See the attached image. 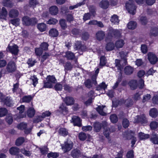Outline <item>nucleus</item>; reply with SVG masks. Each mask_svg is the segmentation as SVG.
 <instances>
[{
	"label": "nucleus",
	"mask_w": 158,
	"mask_h": 158,
	"mask_svg": "<svg viewBox=\"0 0 158 158\" xmlns=\"http://www.w3.org/2000/svg\"><path fill=\"white\" fill-rule=\"evenodd\" d=\"M111 21L114 24L118 23L119 22L118 17L116 15H114L110 19Z\"/></svg>",
	"instance_id": "c03bdc74"
},
{
	"label": "nucleus",
	"mask_w": 158,
	"mask_h": 158,
	"mask_svg": "<svg viewBox=\"0 0 158 158\" xmlns=\"http://www.w3.org/2000/svg\"><path fill=\"white\" fill-rule=\"evenodd\" d=\"M135 122L145 124L147 123V120L144 115L137 116L135 118Z\"/></svg>",
	"instance_id": "9d476101"
},
{
	"label": "nucleus",
	"mask_w": 158,
	"mask_h": 158,
	"mask_svg": "<svg viewBox=\"0 0 158 158\" xmlns=\"http://www.w3.org/2000/svg\"><path fill=\"white\" fill-rule=\"evenodd\" d=\"M49 34L50 36L51 37H56L58 36L59 32L56 29L52 28L49 31Z\"/></svg>",
	"instance_id": "5701e85b"
},
{
	"label": "nucleus",
	"mask_w": 158,
	"mask_h": 158,
	"mask_svg": "<svg viewBox=\"0 0 158 158\" xmlns=\"http://www.w3.org/2000/svg\"><path fill=\"white\" fill-rule=\"evenodd\" d=\"M114 47V45L113 43L110 42L107 44L106 47V50L110 51L113 50Z\"/></svg>",
	"instance_id": "4c0bfd02"
},
{
	"label": "nucleus",
	"mask_w": 158,
	"mask_h": 158,
	"mask_svg": "<svg viewBox=\"0 0 158 158\" xmlns=\"http://www.w3.org/2000/svg\"><path fill=\"white\" fill-rule=\"evenodd\" d=\"M119 54L122 59L121 60L116 59L115 64L116 67H117L118 69L120 71V72L121 76V72L123 69V67L127 64V59L126 58L127 53L123 51H121L119 52Z\"/></svg>",
	"instance_id": "f257e3e1"
},
{
	"label": "nucleus",
	"mask_w": 158,
	"mask_h": 158,
	"mask_svg": "<svg viewBox=\"0 0 158 158\" xmlns=\"http://www.w3.org/2000/svg\"><path fill=\"white\" fill-rule=\"evenodd\" d=\"M20 152L26 156H31V153L30 151L26 150L24 148L20 150Z\"/></svg>",
	"instance_id": "0e129e2a"
},
{
	"label": "nucleus",
	"mask_w": 158,
	"mask_h": 158,
	"mask_svg": "<svg viewBox=\"0 0 158 158\" xmlns=\"http://www.w3.org/2000/svg\"><path fill=\"white\" fill-rule=\"evenodd\" d=\"M48 45H49L47 43L43 42L40 45V47L43 49V50L46 51L48 49Z\"/></svg>",
	"instance_id": "052dcab7"
},
{
	"label": "nucleus",
	"mask_w": 158,
	"mask_h": 158,
	"mask_svg": "<svg viewBox=\"0 0 158 158\" xmlns=\"http://www.w3.org/2000/svg\"><path fill=\"white\" fill-rule=\"evenodd\" d=\"M75 45V47L74 48L76 50H81L83 51L86 48V47L82 44L81 41H76Z\"/></svg>",
	"instance_id": "6ab92c4d"
},
{
	"label": "nucleus",
	"mask_w": 158,
	"mask_h": 158,
	"mask_svg": "<svg viewBox=\"0 0 158 158\" xmlns=\"http://www.w3.org/2000/svg\"><path fill=\"white\" fill-rule=\"evenodd\" d=\"M102 128V124L101 123L97 122L94 124V129L96 132H99Z\"/></svg>",
	"instance_id": "7c9ffc66"
},
{
	"label": "nucleus",
	"mask_w": 158,
	"mask_h": 158,
	"mask_svg": "<svg viewBox=\"0 0 158 158\" xmlns=\"http://www.w3.org/2000/svg\"><path fill=\"white\" fill-rule=\"evenodd\" d=\"M22 21L24 25L26 26H33L37 23L38 20L34 17L30 18L27 16H24L22 18Z\"/></svg>",
	"instance_id": "f03ea898"
},
{
	"label": "nucleus",
	"mask_w": 158,
	"mask_h": 158,
	"mask_svg": "<svg viewBox=\"0 0 158 158\" xmlns=\"http://www.w3.org/2000/svg\"><path fill=\"white\" fill-rule=\"evenodd\" d=\"M19 149L16 147H12L9 149L10 153L13 155H16L19 153Z\"/></svg>",
	"instance_id": "a211bd4d"
},
{
	"label": "nucleus",
	"mask_w": 158,
	"mask_h": 158,
	"mask_svg": "<svg viewBox=\"0 0 158 158\" xmlns=\"http://www.w3.org/2000/svg\"><path fill=\"white\" fill-rule=\"evenodd\" d=\"M58 153L56 152H50L48 153L47 155V156L48 158L52 157L53 158H56L58 157Z\"/></svg>",
	"instance_id": "bf43d9fd"
},
{
	"label": "nucleus",
	"mask_w": 158,
	"mask_h": 158,
	"mask_svg": "<svg viewBox=\"0 0 158 158\" xmlns=\"http://www.w3.org/2000/svg\"><path fill=\"white\" fill-rule=\"evenodd\" d=\"M7 15V12L6 9L4 7H2L1 12L0 13V19H6V18Z\"/></svg>",
	"instance_id": "aec40b11"
},
{
	"label": "nucleus",
	"mask_w": 158,
	"mask_h": 158,
	"mask_svg": "<svg viewBox=\"0 0 158 158\" xmlns=\"http://www.w3.org/2000/svg\"><path fill=\"white\" fill-rule=\"evenodd\" d=\"M149 114L152 117L156 118L158 114L157 110L155 108L152 109L150 111Z\"/></svg>",
	"instance_id": "a878e982"
},
{
	"label": "nucleus",
	"mask_w": 158,
	"mask_h": 158,
	"mask_svg": "<svg viewBox=\"0 0 158 158\" xmlns=\"http://www.w3.org/2000/svg\"><path fill=\"white\" fill-rule=\"evenodd\" d=\"M32 98L31 96H26L23 97L22 100L23 102L28 103L32 100Z\"/></svg>",
	"instance_id": "de8ad7c7"
},
{
	"label": "nucleus",
	"mask_w": 158,
	"mask_h": 158,
	"mask_svg": "<svg viewBox=\"0 0 158 158\" xmlns=\"http://www.w3.org/2000/svg\"><path fill=\"white\" fill-rule=\"evenodd\" d=\"M36 62V61L35 60H33L32 58H30L27 61V63L29 67H32L33 66Z\"/></svg>",
	"instance_id": "338daca9"
},
{
	"label": "nucleus",
	"mask_w": 158,
	"mask_h": 158,
	"mask_svg": "<svg viewBox=\"0 0 158 158\" xmlns=\"http://www.w3.org/2000/svg\"><path fill=\"white\" fill-rule=\"evenodd\" d=\"M59 133L63 136H65L67 135L68 134V131L65 128H61L59 129Z\"/></svg>",
	"instance_id": "a19ab883"
},
{
	"label": "nucleus",
	"mask_w": 158,
	"mask_h": 158,
	"mask_svg": "<svg viewBox=\"0 0 158 158\" xmlns=\"http://www.w3.org/2000/svg\"><path fill=\"white\" fill-rule=\"evenodd\" d=\"M106 106L105 105L98 106L96 110L100 115L106 116V113L103 111V109Z\"/></svg>",
	"instance_id": "dca6fc26"
},
{
	"label": "nucleus",
	"mask_w": 158,
	"mask_h": 158,
	"mask_svg": "<svg viewBox=\"0 0 158 158\" xmlns=\"http://www.w3.org/2000/svg\"><path fill=\"white\" fill-rule=\"evenodd\" d=\"M7 109L5 108H0V117H2L5 116L7 113Z\"/></svg>",
	"instance_id": "3c124183"
},
{
	"label": "nucleus",
	"mask_w": 158,
	"mask_h": 158,
	"mask_svg": "<svg viewBox=\"0 0 158 158\" xmlns=\"http://www.w3.org/2000/svg\"><path fill=\"white\" fill-rule=\"evenodd\" d=\"M43 50L40 47L35 48V52L36 55L38 56H40L42 54Z\"/></svg>",
	"instance_id": "4d7b16f0"
},
{
	"label": "nucleus",
	"mask_w": 158,
	"mask_h": 158,
	"mask_svg": "<svg viewBox=\"0 0 158 158\" xmlns=\"http://www.w3.org/2000/svg\"><path fill=\"white\" fill-rule=\"evenodd\" d=\"M65 70H71L73 68V65L69 62H67L64 65Z\"/></svg>",
	"instance_id": "58836bf2"
},
{
	"label": "nucleus",
	"mask_w": 158,
	"mask_h": 158,
	"mask_svg": "<svg viewBox=\"0 0 158 158\" xmlns=\"http://www.w3.org/2000/svg\"><path fill=\"white\" fill-rule=\"evenodd\" d=\"M134 132L132 131L125 132L123 134V137L126 139L129 140L132 139L134 136Z\"/></svg>",
	"instance_id": "4468645a"
},
{
	"label": "nucleus",
	"mask_w": 158,
	"mask_h": 158,
	"mask_svg": "<svg viewBox=\"0 0 158 158\" xmlns=\"http://www.w3.org/2000/svg\"><path fill=\"white\" fill-rule=\"evenodd\" d=\"M106 88L107 85H106L105 83L103 82L101 84L99 85L96 88V90H99L102 89H103L105 90Z\"/></svg>",
	"instance_id": "5fc2aeb1"
},
{
	"label": "nucleus",
	"mask_w": 158,
	"mask_h": 158,
	"mask_svg": "<svg viewBox=\"0 0 158 158\" xmlns=\"http://www.w3.org/2000/svg\"><path fill=\"white\" fill-rule=\"evenodd\" d=\"M158 126V123L156 122L153 121L150 124V127L152 129H156Z\"/></svg>",
	"instance_id": "69168bd1"
},
{
	"label": "nucleus",
	"mask_w": 158,
	"mask_h": 158,
	"mask_svg": "<svg viewBox=\"0 0 158 158\" xmlns=\"http://www.w3.org/2000/svg\"><path fill=\"white\" fill-rule=\"evenodd\" d=\"M78 137L80 140L84 141L86 139L87 136L85 133L81 132L79 134Z\"/></svg>",
	"instance_id": "6e6d98bb"
},
{
	"label": "nucleus",
	"mask_w": 158,
	"mask_h": 158,
	"mask_svg": "<svg viewBox=\"0 0 158 158\" xmlns=\"http://www.w3.org/2000/svg\"><path fill=\"white\" fill-rule=\"evenodd\" d=\"M6 50L7 51L8 50L10 52L15 55H17L19 52L18 47L15 44L13 46H10L9 45Z\"/></svg>",
	"instance_id": "1a4fd4ad"
},
{
	"label": "nucleus",
	"mask_w": 158,
	"mask_h": 158,
	"mask_svg": "<svg viewBox=\"0 0 158 158\" xmlns=\"http://www.w3.org/2000/svg\"><path fill=\"white\" fill-rule=\"evenodd\" d=\"M109 33L112 37L119 38L121 36L122 30L114 29L110 28L109 30Z\"/></svg>",
	"instance_id": "39448f33"
},
{
	"label": "nucleus",
	"mask_w": 158,
	"mask_h": 158,
	"mask_svg": "<svg viewBox=\"0 0 158 158\" xmlns=\"http://www.w3.org/2000/svg\"><path fill=\"white\" fill-rule=\"evenodd\" d=\"M5 104L7 106H10L11 105V100L10 98L6 97L4 99Z\"/></svg>",
	"instance_id": "864d4df0"
},
{
	"label": "nucleus",
	"mask_w": 158,
	"mask_h": 158,
	"mask_svg": "<svg viewBox=\"0 0 158 158\" xmlns=\"http://www.w3.org/2000/svg\"><path fill=\"white\" fill-rule=\"evenodd\" d=\"M71 122L73 123L74 126L79 127H82L81 120L80 117L77 116H73L72 118Z\"/></svg>",
	"instance_id": "6e6552de"
},
{
	"label": "nucleus",
	"mask_w": 158,
	"mask_h": 158,
	"mask_svg": "<svg viewBox=\"0 0 158 158\" xmlns=\"http://www.w3.org/2000/svg\"><path fill=\"white\" fill-rule=\"evenodd\" d=\"M84 83L85 86L89 89L92 87L93 84H94V83H93L92 80V81H91V80L89 79L86 80Z\"/></svg>",
	"instance_id": "473e14b6"
},
{
	"label": "nucleus",
	"mask_w": 158,
	"mask_h": 158,
	"mask_svg": "<svg viewBox=\"0 0 158 158\" xmlns=\"http://www.w3.org/2000/svg\"><path fill=\"white\" fill-rule=\"evenodd\" d=\"M133 104V102L132 99L127 98L125 100L124 104L127 107L131 106Z\"/></svg>",
	"instance_id": "f704fd0d"
},
{
	"label": "nucleus",
	"mask_w": 158,
	"mask_h": 158,
	"mask_svg": "<svg viewBox=\"0 0 158 158\" xmlns=\"http://www.w3.org/2000/svg\"><path fill=\"white\" fill-rule=\"evenodd\" d=\"M65 57L68 60H72L74 58L75 56L73 53L68 51L66 53Z\"/></svg>",
	"instance_id": "c756f323"
},
{
	"label": "nucleus",
	"mask_w": 158,
	"mask_h": 158,
	"mask_svg": "<svg viewBox=\"0 0 158 158\" xmlns=\"http://www.w3.org/2000/svg\"><path fill=\"white\" fill-rule=\"evenodd\" d=\"M139 137L140 139H143L149 138L150 137L149 135L145 134L143 133L140 132L139 134Z\"/></svg>",
	"instance_id": "79ce46f5"
},
{
	"label": "nucleus",
	"mask_w": 158,
	"mask_h": 158,
	"mask_svg": "<svg viewBox=\"0 0 158 158\" xmlns=\"http://www.w3.org/2000/svg\"><path fill=\"white\" fill-rule=\"evenodd\" d=\"M49 12L52 15H56L58 12V7L56 6H52L49 8Z\"/></svg>",
	"instance_id": "412c9836"
},
{
	"label": "nucleus",
	"mask_w": 158,
	"mask_h": 158,
	"mask_svg": "<svg viewBox=\"0 0 158 158\" xmlns=\"http://www.w3.org/2000/svg\"><path fill=\"white\" fill-rule=\"evenodd\" d=\"M66 21L65 19H61L59 21V23L63 30H65L67 27V25L66 23Z\"/></svg>",
	"instance_id": "2f4dec72"
},
{
	"label": "nucleus",
	"mask_w": 158,
	"mask_h": 158,
	"mask_svg": "<svg viewBox=\"0 0 158 158\" xmlns=\"http://www.w3.org/2000/svg\"><path fill=\"white\" fill-rule=\"evenodd\" d=\"M134 152L133 150H131L128 151L126 155L127 158H133L134 156Z\"/></svg>",
	"instance_id": "774afa93"
},
{
	"label": "nucleus",
	"mask_w": 158,
	"mask_h": 158,
	"mask_svg": "<svg viewBox=\"0 0 158 158\" xmlns=\"http://www.w3.org/2000/svg\"><path fill=\"white\" fill-rule=\"evenodd\" d=\"M111 122L113 123H116L118 121V118L115 114H112L110 117Z\"/></svg>",
	"instance_id": "49530a36"
},
{
	"label": "nucleus",
	"mask_w": 158,
	"mask_h": 158,
	"mask_svg": "<svg viewBox=\"0 0 158 158\" xmlns=\"http://www.w3.org/2000/svg\"><path fill=\"white\" fill-rule=\"evenodd\" d=\"M6 69L9 73H13L15 72L16 69L15 63L12 61H10L7 64Z\"/></svg>",
	"instance_id": "423d86ee"
},
{
	"label": "nucleus",
	"mask_w": 158,
	"mask_h": 158,
	"mask_svg": "<svg viewBox=\"0 0 158 158\" xmlns=\"http://www.w3.org/2000/svg\"><path fill=\"white\" fill-rule=\"evenodd\" d=\"M147 55L148 59L151 64H155L158 61V58L155 54L150 52Z\"/></svg>",
	"instance_id": "0eeeda50"
},
{
	"label": "nucleus",
	"mask_w": 158,
	"mask_h": 158,
	"mask_svg": "<svg viewBox=\"0 0 158 158\" xmlns=\"http://www.w3.org/2000/svg\"><path fill=\"white\" fill-rule=\"evenodd\" d=\"M65 102L67 105H71L74 103V100L73 98L72 97H67L65 100Z\"/></svg>",
	"instance_id": "bb28decb"
},
{
	"label": "nucleus",
	"mask_w": 158,
	"mask_h": 158,
	"mask_svg": "<svg viewBox=\"0 0 158 158\" xmlns=\"http://www.w3.org/2000/svg\"><path fill=\"white\" fill-rule=\"evenodd\" d=\"M99 72V69L98 68L95 71V74L93 75L92 77V80L93 81V83H94L95 85H96L97 84L96 79Z\"/></svg>",
	"instance_id": "72a5a7b5"
},
{
	"label": "nucleus",
	"mask_w": 158,
	"mask_h": 158,
	"mask_svg": "<svg viewBox=\"0 0 158 158\" xmlns=\"http://www.w3.org/2000/svg\"><path fill=\"white\" fill-rule=\"evenodd\" d=\"M92 15L89 13H87L84 14L83 17V20L84 21L90 19L91 16Z\"/></svg>",
	"instance_id": "e2e57ef3"
},
{
	"label": "nucleus",
	"mask_w": 158,
	"mask_h": 158,
	"mask_svg": "<svg viewBox=\"0 0 158 158\" xmlns=\"http://www.w3.org/2000/svg\"><path fill=\"white\" fill-rule=\"evenodd\" d=\"M124 44V41L122 40H120L116 42L115 45L117 48H120L123 47Z\"/></svg>",
	"instance_id": "ea45409f"
},
{
	"label": "nucleus",
	"mask_w": 158,
	"mask_h": 158,
	"mask_svg": "<svg viewBox=\"0 0 158 158\" xmlns=\"http://www.w3.org/2000/svg\"><path fill=\"white\" fill-rule=\"evenodd\" d=\"M133 0H129V1L126 3V7L128 12L134 15L136 12V7L133 3Z\"/></svg>",
	"instance_id": "7ed1b4c3"
},
{
	"label": "nucleus",
	"mask_w": 158,
	"mask_h": 158,
	"mask_svg": "<svg viewBox=\"0 0 158 158\" xmlns=\"http://www.w3.org/2000/svg\"><path fill=\"white\" fill-rule=\"evenodd\" d=\"M35 110L33 108H30L27 110V115L30 118L32 117L35 115Z\"/></svg>",
	"instance_id": "c85d7f7f"
},
{
	"label": "nucleus",
	"mask_w": 158,
	"mask_h": 158,
	"mask_svg": "<svg viewBox=\"0 0 158 158\" xmlns=\"http://www.w3.org/2000/svg\"><path fill=\"white\" fill-rule=\"evenodd\" d=\"M122 125L124 128L127 127L129 125V122L127 118L123 119L122 122Z\"/></svg>",
	"instance_id": "13d9d810"
},
{
	"label": "nucleus",
	"mask_w": 158,
	"mask_h": 158,
	"mask_svg": "<svg viewBox=\"0 0 158 158\" xmlns=\"http://www.w3.org/2000/svg\"><path fill=\"white\" fill-rule=\"evenodd\" d=\"M47 81H49L52 83H55L56 79L53 76H48L46 79Z\"/></svg>",
	"instance_id": "37998d69"
},
{
	"label": "nucleus",
	"mask_w": 158,
	"mask_h": 158,
	"mask_svg": "<svg viewBox=\"0 0 158 158\" xmlns=\"http://www.w3.org/2000/svg\"><path fill=\"white\" fill-rule=\"evenodd\" d=\"M81 153L80 151L76 148L73 150L70 154L73 158H78L81 156Z\"/></svg>",
	"instance_id": "f8f14e48"
},
{
	"label": "nucleus",
	"mask_w": 158,
	"mask_h": 158,
	"mask_svg": "<svg viewBox=\"0 0 158 158\" xmlns=\"http://www.w3.org/2000/svg\"><path fill=\"white\" fill-rule=\"evenodd\" d=\"M37 28L41 32L45 31L47 28L46 25L44 23H39L37 25Z\"/></svg>",
	"instance_id": "b1692460"
},
{
	"label": "nucleus",
	"mask_w": 158,
	"mask_h": 158,
	"mask_svg": "<svg viewBox=\"0 0 158 158\" xmlns=\"http://www.w3.org/2000/svg\"><path fill=\"white\" fill-rule=\"evenodd\" d=\"M110 132V131L109 130V128H108V129L107 128L104 129L103 133L104 135L106 137L108 138L109 142L111 143L110 139L109 138Z\"/></svg>",
	"instance_id": "603ef678"
},
{
	"label": "nucleus",
	"mask_w": 158,
	"mask_h": 158,
	"mask_svg": "<svg viewBox=\"0 0 158 158\" xmlns=\"http://www.w3.org/2000/svg\"><path fill=\"white\" fill-rule=\"evenodd\" d=\"M73 142L70 140L68 139L67 141L64 142V144L61 145L62 149L64 152H67L70 151L73 148Z\"/></svg>",
	"instance_id": "20e7f679"
},
{
	"label": "nucleus",
	"mask_w": 158,
	"mask_h": 158,
	"mask_svg": "<svg viewBox=\"0 0 158 158\" xmlns=\"http://www.w3.org/2000/svg\"><path fill=\"white\" fill-rule=\"evenodd\" d=\"M105 35V34L104 32L102 31H99L96 34V37L98 40L101 41L104 39Z\"/></svg>",
	"instance_id": "ddd939ff"
},
{
	"label": "nucleus",
	"mask_w": 158,
	"mask_h": 158,
	"mask_svg": "<svg viewBox=\"0 0 158 158\" xmlns=\"http://www.w3.org/2000/svg\"><path fill=\"white\" fill-rule=\"evenodd\" d=\"M151 141L154 144H158V135L152 134L151 137Z\"/></svg>",
	"instance_id": "393cba45"
},
{
	"label": "nucleus",
	"mask_w": 158,
	"mask_h": 158,
	"mask_svg": "<svg viewBox=\"0 0 158 158\" xmlns=\"http://www.w3.org/2000/svg\"><path fill=\"white\" fill-rule=\"evenodd\" d=\"M20 20L19 18H16L11 19L10 21V23L16 27L19 26V24Z\"/></svg>",
	"instance_id": "c9c22d12"
},
{
	"label": "nucleus",
	"mask_w": 158,
	"mask_h": 158,
	"mask_svg": "<svg viewBox=\"0 0 158 158\" xmlns=\"http://www.w3.org/2000/svg\"><path fill=\"white\" fill-rule=\"evenodd\" d=\"M136 23L133 21H130L127 24L128 28L130 29H134L136 28Z\"/></svg>",
	"instance_id": "cd10ccee"
},
{
	"label": "nucleus",
	"mask_w": 158,
	"mask_h": 158,
	"mask_svg": "<svg viewBox=\"0 0 158 158\" xmlns=\"http://www.w3.org/2000/svg\"><path fill=\"white\" fill-rule=\"evenodd\" d=\"M58 22L56 19L51 18L47 22V23L49 24H55Z\"/></svg>",
	"instance_id": "680f3d73"
},
{
	"label": "nucleus",
	"mask_w": 158,
	"mask_h": 158,
	"mask_svg": "<svg viewBox=\"0 0 158 158\" xmlns=\"http://www.w3.org/2000/svg\"><path fill=\"white\" fill-rule=\"evenodd\" d=\"M19 14V12L16 9H12L9 12V16L11 18H14L17 17Z\"/></svg>",
	"instance_id": "f3484780"
},
{
	"label": "nucleus",
	"mask_w": 158,
	"mask_h": 158,
	"mask_svg": "<svg viewBox=\"0 0 158 158\" xmlns=\"http://www.w3.org/2000/svg\"><path fill=\"white\" fill-rule=\"evenodd\" d=\"M24 141L23 137H20L17 139L15 142V144L17 146H19L22 145Z\"/></svg>",
	"instance_id": "e433bc0d"
},
{
	"label": "nucleus",
	"mask_w": 158,
	"mask_h": 158,
	"mask_svg": "<svg viewBox=\"0 0 158 158\" xmlns=\"http://www.w3.org/2000/svg\"><path fill=\"white\" fill-rule=\"evenodd\" d=\"M106 57L104 56H102L100 58V65L103 66L106 65Z\"/></svg>",
	"instance_id": "09e8293b"
},
{
	"label": "nucleus",
	"mask_w": 158,
	"mask_h": 158,
	"mask_svg": "<svg viewBox=\"0 0 158 158\" xmlns=\"http://www.w3.org/2000/svg\"><path fill=\"white\" fill-rule=\"evenodd\" d=\"M89 12L91 13V14L95 16L96 14V8L93 6H90L89 7Z\"/></svg>",
	"instance_id": "a18cd8bd"
},
{
	"label": "nucleus",
	"mask_w": 158,
	"mask_h": 158,
	"mask_svg": "<svg viewBox=\"0 0 158 158\" xmlns=\"http://www.w3.org/2000/svg\"><path fill=\"white\" fill-rule=\"evenodd\" d=\"M134 71V68L132 67L127 66L125 67L124 69V71L125 74L127 75H130L132 74Z\"/></svg>",
	"instance_id": "2eb2a0df"
},
{
	"label": "nucleus",
	"mask_w": 158,
	"mask_h": 158,
	"mask_svg": "<svg viewBox=\"0 0 158 158\" xmlns=\"http://www.w3.org/2000/svg\"><path fill=\"white\" fill-rule=\"evenodd\" d=\"M67 111V108L63 104H62L60 106L59 109L58 110V111L61 113H62L64 112H66Z\"/></svg>",
	"instance_id": "8fccbe9b"
},
{
	"label": "nucleus",
	"mask_w": 158,
	"mask_h": 158,
	"mask_svg": "<svg viewBox=\"0 0 158 158\" xmlns=\"http://www.w3.org/2000/svg\"><path fill=\"white\" fill-rule=\"evenodd\" d=\"M109 5V2L107 0H102L100 2L99 4V7L103 9L108 8Z\"/></svg>",
	"instance_id": "9b49d317"
},
{
	"label": "nucleus",
	"mask_w": 158,
	"mask_h": 158,
	"mask_svg": "<svg viewBox=\"0 0 158 158\" xmlns=\"http://www.w3.org/2000/svg\"><path fill=\"white\" fill-rule=\"evenodd\" d=\"M128 84L131 89H135L137 87L138 82L137 81L131 80L129 82Z\"/></svg>",
	"instance_id": "4be33fe9"
}]
</instances>
